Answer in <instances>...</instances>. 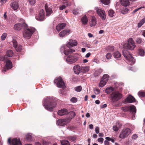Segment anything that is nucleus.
<instances>
[{
  "mask_svg": "<svg viewBox=\"0 0 145 145\" xmlns=\"http://www.w3.org/2000/svg\"><path fill=\"white\" fill-rule=\"evenodd\" d=\"M56 100L53 97H46L44 101L43 105L48 110L52 111L53 109L56 107Z\"/></svg>",
  "mask_w": 145,
  "mask_h": 145,
  "instance_id": "nucleus-1",
  "label": "nucleus"
},
{
  "mask_svg": "<svg viewBox=\"0 0 145 145\" xmlns=\"http://www.w3.org/2000/svg\"><path fill=\"white\" fill-rule=\"evenodd\" d=\"M27 27H24L25 30L23 33V35L24 37L27 39H29L32 34L35 32V29L33 27H30L27 28Z\"/></svg>",
  "mask_w": 145,
  "mask_h": 145,
  "instance_id": "nucleus-2",
  "label": "nucleus"
},
{
  "mask_svg": "<svg viewBox=\"0 0 145 145\" xmlns=\"http://www.w3.org/2000/svg\"><path fill=\"white\" fill-rule=\"evenodd\" d=\"M123 55L125 58L129 62L132 63H135V59L132 56L131 54L128 51L124 50L123 51Z\"/></svg>",
  "mask_w": 145,
  "mask_h": 145,
  "instance_id": "nucleus-3",
  "label": "nucleus"
},
{
  "mask_svg": "<svg viewBox=\"0 0 145 145\" xmlns=\"http://www.w3.org/2000/svg\"><path fill=\"white\" fill-rule=\"evenodd\" d=\"M111 100L114 103L120 99L122 97V95L118 91L113 92L110 95Z\"/></svg>",
  "mask_w": 145,
  "mask_h": 145,
  "instance_id": "nucleus-4",
  "label": "nucleus"
},
{
  "mask_svg": "<svg viewBox=\"0 0 145 145\" xmlns=\"http://www.w3.org/2000/svg\"><path fill=\"white\" fill-rule=\"evenodd\" d=\"M128 43L125 44V48L129 50H133L136 47L135 43L132 38H129L127 41Z\"/></svg>",
  "mask_w": 145,
  "mask_h": 145,
  "instance_id": "nucleus-5",
  "label": "nucleus"
},
{
  "mask_svg": "<svg viewBox=\"0 0 145 145\" xmlns=\"http://www.w3.org/2000/svg\"><path fill=\"white\" fill-rule=\"evenodd\" d=\"M131 133V130L129 128L123 130L121 132L119 138L121 139L124 138L128 136Z\"/></svg>",
  "mask_w": 145,
  "mask_h": 145,
  "instance_id": "nucleus-6",
  "label": "nucleus"
},
{
  "mask_svg": "<svg viewBox=\"0 0 145 145\" xmlns=\"http://www.w3.org/2000/svg\"><path fill=\"white\" fill-rule=\"evenodd\" d=\"M54 82L56 84V85L58 87L62 88L63 89L65 88L64 82L61 77L57 78L55 79Z\"/></svg>",
  "mask_w": 145,
  "mask_h": 145,
  "instance_id": "nucleus-7",
  "label": "nucleus"
},
{
  "mask_svg": "<svg viewBox=\"0 0 145 145\" xmlns=\"http://www.w3.org/2000/svg\"><path fill=\"white\" fill-rule=\"evenodd\" d=\"M122 110L124 112L129 111L132 112L133 114H135L136 112V108L135 106H126L122 108Z\"/></svg>",
  "mask_w": 145,
  "mask_h": 145,
  "instance_id": "nucleus-8",
  "label": "nucleus"
},
{
  "mask_svg": "<svg viewBox=\"0 0 145 145\" xmlns=\"http://www.w3.org/2000/svg\"><path fill=\"white\" fill-rule=\"evenodd\" d=\"M8 142L10 145H22L20 139L16 138H14L12 140L11 138H8Z\"/></svg>",
  "mask_w": 145,
  "mask_h": 145,
  "instance_id": "nucleus-9",
  "label": "nucleus"
},
{
  "mask_svg": "<svg viewBox=\"0 0 145 145\" xmlns=\"http://www.w3.org/2000/svg\"><path fill=\"white\" fill-rule=\"evenodd\" d=\"M36 19L39 21H42L44 18V12L43 9L40 10L39 14L36 16Z\"/></svg>",
  "mask_w": 145,
  "mask_h": 145,
  "instance_id": "nucleus-10",
  "label": "nucleus"
},
{
  "mask_svg": "<svg viewBox=\"0 0 145 145\" xmlns=\"http://www.w3.org/2000/svg\"><path fill=\"white\" fill-rule=\"evenodd\" d=\"M68 118L60 119L57 121V123L58 125L62 126H64L69 122L68 121Z\"/></svg>",
  "mask_w": 145,
  "mask_h": 145,
  "instance_id": "nucleus-11",
  "label": "nucleus"
},
{
  "mask_svg": "<svg viewBox=\"0 0 145 145\" xmlns=\"http://www.w3.org/2000/svg\"><path fill=\"white\" fill-rule=\"evenodd\" d=\"M96 12L98 15L103 20H105L106 18V16L104 10L98 9L97 10Z\"/></svg>",
  "mask_w": 145,
  "mask_h": 145,
  "instance_id": "nucleus-12",
  "label": "nucleus"
},
{
  "mask_svg": "<svg viewBox=\"0 0 145 145\" xmlns=\"http://www.w3.org/2000/svg\"><path fill=\"white\" fill-rule=\"evenodd\" d=\"M71 29H66L61 31L59 34V36L61 37H63L68 35L71 33Z\"/></svg>",
  "mask_w": 145,
  "mask_h": 145,
  "instance_id": "nucleus-13",
  "label": "nucleus"
},
{
  "mask_svg": "<svg viewBox=\"0 0 145 145\" xmlns=\"http://www.w3.org/2000/svg\"><path fill=\"white\" fill-rule=\"evenodd\" d=\"M78 60L77 57L76 56L69 55L67 57L66 61L67 62H72L74 63Z\"/></svg>",
  "mask_w": 145,
  "mask_h": 145,
  "instance_id": "nucleus-14",
  "label": "nucleus"
},
{
  "mask_svg": "<svg viewBox=\"0 0 145 145\" xmlns=\"http://www.w3.org/2000/svg\"><path fill=\"white\" fill-rule=\"evenodd\" d=\"M27 26V25L25 23L22 24L21 23H18L15 24L14 25V29L15 30H20L24 27Z\"/></svg>",
  "mask_w": 145,
  "mask_h": 145,
  "instance_id": "nucleus-15",
  "label": "nucleus"
},
{
  "mask_svg": "<svg viewBox=\"0 0 145 145\" xmlns=\"http://www.w3.org/2000/svg\"><path fill=\"white\" fill-rule=\"evenodd\" d=\"M68 110L66 108H63L59 110L57 112L58 114L60 116L66 115L68 114Z\"/></svg>",
  "mask_w": 145,
  "mask_h": 145,
  "instance_id": "nucleus-16",
  "label": "nucleus"
},
{
  "mask_svg": "<svg viewBox=\"0 0 145 145\" xmlns=\"http://www.w3.org/2000/svg\"><path fill=\"white\" fill-rule=\"evenodd\" d=\"M135 99L131 95L129 96L125 99V103H132L135 102Z\"/></svg>",
  "mask_w": 145,
  "mask_h": 145,
  "instance_id": "nucleus-17",
  "label": "nucleus"
},
{
  "mask_svg": "<svg viewBox=\"0 0 145 145\" xmlns=\"http://www.w3.org/2000/svg\"><path fill=\"white\" fill-rule=\"evenodd\" d=\"M77 44V42L76 41L71 39L70 40L69 42L67 44V46L68 47H71L74 46H75Z\"/></svg>",
  "mask_w": 145,
  "mask_h": 145,
  "instance_id": "nucleus-18",
  "label": "nucleus"
},
{
  "mask_svg": "<svg viewBox=\"0 0 145 145\" xmlns=\"http://www.w3.org/2000/svg\"><path fill=\"white\" fill-rule=\"evenodd\" d=\"M45 8L46 10V16H49L53 12L52 8L48 7L47 4L45 6Z\"/></svg>",
  "mask_w": 145,
  "mask_h": 145,
  "instance_id": "nucleus-19",
  "label": "nucleus"
},
{
  "mask_svg": "<svg viewBox=\"0 0 145 145\" xmlns=\"http://www.w3.org/2000/svg\"><path fill=\"white\" fill-rule=\"evenodd\" d=\"M66 25V24L65 23L59 24L56 26V30L57 31H59L62 29H64Z\"/></svg>",
  "mask_w": 145,
  "mask_h": 145,
  "instance_id": "nucleus-20",
  "label": "nucleus"
},
{
  "mask_svg": "<svg viewBox=\"0 0 145 145\" xmlns=\"http://www.w3.org/2000/svg\"><path fill=\"white\" fill-rule=\"evenodd\" d=\"M12 8L14 10H17L19 8V5L17 1H14L10 5Z\"/></svg>",
  "mask_w": 145,
  "mask_h": 145,
  "instance_id": "nucleus-21",
  "label": "nucleus"
},
{
  "mask_svg": "<svg viewBox=\"0 0 145 145\" xmlns=\"http://www.w3.org/2000/svg\"><path fill=\"white\" fill-rule=\"evenodd\" d=\"M75 52V50L69 48L68 49L64 50V53L65 55H67L69 54H71Z\"/></svg>",
  "mask_w": 145,
  "mask_h": 145,
  "instance_id": "nucleus-22",
  "label": "nucleus"
},
{
  "mask_svg": "<svg viewBox=\"0 0 145 145\" xmlns=\"http://www.w3.org/2000/svg\"><path fill=\"white\" fill-rule=\"evenodd\" d=\"M73 69L75 73L78 74L80 72V67L78 65L74 66Z\"/></svg>",
  "mask_w": 145,
  "mask_h": 145,
  "instance_id": "nucleus-23",
  "label": "nucleus"
},
{
  "mask_svg": "<svg viewBox=\"0 0 145 145\" xmlns=\"http://www.w3.org/2000/svg\"><path fill=\"white\" fill-rule=\"evenodd\" d=\"M12 64H6L2 70V72H5L7 69H9L12 68Z\"/></svg>",
  "mask_w": 145,
  "mask_h": 145,
  "instance_id": "nucleus-24",
  "label": "nucleus"
},
{
  "mask_svg": "<svg viewBox=\"0 0 145 145\" xmlns=\"http://www.w3.org/2000/svg\"><path fill=\"white\" fill-rule=\"evenodd\" d=\"M96 22L95 18L94 16H92L90 23V26L91 27L95 26L96 24Z\"/></svg>",
  "mask_w": 145,
  "mask_h": 145,
  "instance_id": "nucleus-25",
  "label": "nucleus"
},
{
  "mask_svg": "<svg viewBox=\"0 0 145 145\" xmlns=\"http://www.w3.org/2000/svg\"><path fill=\"white\" fill-rule=\"evenodd\" d=\"M103 70L101 69H99L95 71L94 73V76L95 77L99 76L103 72Z\"/></svg>",
  "mask_w": 145,
  "mask_h": 145,
  "instance_id": "nucleus-26",
  "label": "nucleus"
},
{
  "mask_svg": "<svg viewBox=\"0 0 145 145\" xmlns=\"http://www.w3.org/2000/svg\"><path fill=\"white\" fill-rule=\"evenodd\" d=\"M68 114L69 115V117L68 118H68V120H70L74 118L76 115L75 112L72 111L69 112Z\"/></svg>",
  "mask_w": 145,
  "mask_h": 145,
  "instance_id": "nucleus-27",
  "label": "nucleus"
},
{
  "mask_svg": "<svg viewBox=\"0 0 145 145\" xmlns=\"http://www.w3.org/2000/svg\"><path fill=\"white\" fill-rule=\"evenodd\" d=\"M120 3L121 4L124 6H128L129 4V0H121Z\"/></svg>",
  "mask_w": 145,
  "mask_h": 145,
  "instance_id": "nucleus-28",
  "label": "nucleus"
},
{
  "mask_svg": "<svg viewBox=\"0 0 145 145\" xmlns=\"http://www.w3.org/2000/svg\"><path fill=\"white\" fill-rule=\"evenodd\" d=\"M81 22L84 25H86L87 23L88 19L86 15L82 17Z\"/></svg>",
  "mask_w": 145,
  "mask_h": 145,
  "instance_id": "nucleus-29",
  "label": "nucleus"
},
{
  "mask_svg": "<svg viewBox=\"0 0 145 145\" xmlns=\"http://www.w3.org/2000/svg\"><path fill=\"white\" fill-rule=\"evenodd\" d=\"M138 53L140 56H144L145 54V51L143 49L140 48L138 50Z\"/></svg>",
  "mask_w": 145,
  "mask_h": 145,
  "instance_id": "nucleus-30",
  "label": "nucleus"
},
{
  "mask_svg": "<svg viewBox=\"0 0 145 145\" xmlns=\"http://www.w3.org/2000/svg\"><path fill=\"white\" fill-rule=\"evenodd\" d=\"M113 56L116 59H118L120 57L121 55L120 53L118 51H116L114 53Z\"/></svg>",
  "mask_w": 145,
  "mask_h": 145,
  "instance_id": "nucleus-31",
  "label": "nucleus"
},
{
  "mask_svg": "<svg viewBox=\"0 0 145 145\" xmlns=\"http://www.w3.org/2000/svg\"><path fill=\"white\" fill-rule=\"evenodd\" d=\"M81 71L84 73L87 72L89 71V67L88 66L82 67Z\"/></svg>",
  "mask_w": 145,
  "mask_h": 145,
  "instance_id": "nucleus-32",
  "label": "nucleus"
},
{
  "mask_svg": "<svg viewBox=\"0 0 145 145\" xmlns=\"http://www.w3.org/2000/svg\"><path fill=\"white\" fill-rule=\"evenodd\" d=\"M76 138V136H69L68 137V139L71 142H74L75 141Z\"/></svg>",
  "mask_w": 145,
  "mask_h": 145,
  "instance_id": "nucleus-33",
  "label": "nucleus"
},
{
  "mask_svg": "<svg viewBox=\"0 0 145 145\" xmlns=\"http://www.w3.org/2000/svg\"><path fill=\"white\" fill-rule=\"evenodd\" d=\"M6 54L8 57H11L13 54V52L12 50H9L7 51Z\"/></svg>",
  "mask_w": 145,
  "mask_h": 145,
  "instance_id": "nucleus-34",
  "label": "nucleus"
},
{
  "mask_svg": "<svg viewBox=\"0 0 145 145\" xmlns=\"http://www.w3.org/2000/svg\"><path fill=\"white\" fill-rule=\"evenodd\" d=\"M114 90V89L112 87H110L107 88L105 90V92L109 94L112 92Z\"/></svg>",
  "mask_w": 145,
  "mask_h": 145,
  "instance_id": "nucleus-35",
  "label": "nucleus"
},
{
  "mask_svg": "<svg viewBox=\"0 0 145 145\" xmlns=\"http://www.w3.org/2000/svg\"><path fill=\"white\" fill-rule=\"evenodd\" d=\"M61 144L62 145H70L69 142L67 140H64L61 141Z\"/></svg>",
  "mask_w": 145,
  "mask_h": 145,
  "instance_id": "nucleus-36",
  "label": "nucleus"
},
{
  "mask_svg": "<svg viewBox=\"0 0 145 145\" xmlns=\"http://www.w3.org/2000/svg\"><path fill=\"white\" fill-rule=\"evenodd\" d=\"M109 78V76L108 74H105L103 75L101 79L106 82L108 80Z\"/></svg>",
  "mask_w": 145,
  "mask_h": 145,
  "instance_id": "nucleus-37",
  "label": "nucleus"
},
{
  "mask_svg": "<svg viewBox=\"0 0 145 145\" xmlns=\"http://www.w3.org/2000/svg\"><path fill=\"white\" fill-rule=\"evenodd\" d=\"M26 138L29 142L32 140V137L30 134H28L26 135Z\"/></svg>",
  "mask_w": 145,
  "mask_h": 145,
  "instance_id": "nucleus-38",
  "label": "nucleus"
},
{
  "mask_svg": "<svg viewBox=\"0 0 145 145\" xmlns=\"http://www.w3.org/2000/svg\"><path fill=\"white\" fill-rule=\"evenodd\" d=\"M114 14V12L112 10L110 9L108 11V14L110 17H113Z\"/></svg>",
  "mask_w": 145,
  "mask_h": 145,
  "instance_id": "nucleus-39",
  "label": "nucleus"
},
{
  "mask_svg": "<svg viewBox=\"0 0 145 145\" xmlns=\"http://www.w3.org/2000/svg\"><path fill=\"white\" fill-rule=\"evenodd\" d=\"M110 0H100L101 2L103 4L106 5H108L110 3Z\"/></svg>",
  "mask_w": 145,
  "mask_h": 145,
  "instance_id": "nucleus-40",
  "label": "nucleus"
},
{
  "mask_svg": "<svg viewBox=\"0 0 145 145\" xmlns=\"http://www.w3.org/2000/svg\"><path fill=\"white\" fill-rule=\"evenodd\" d=\"M119 125V123H116V125H114L113 127V130L115 131H117L119 130V128L118 126Z\"/></svg>",
  "mask_w": 145,
  "mask_h": 145,
  "instance_id": "nucleus-41",
  "label": "nucleus"
},
{
  "mask_svg": "<svg viewBox=\"0 0 145 145\" xmlns=\"http://www.w3.org/2000/svg\"><path fill=\"white\" fill-rule=\"evenodd\" d=\"M106 82L104 81L101 79V80L99 84V86L100 87H103L106 84Z\"/></svg>",
  "mask_w": 145,
  "mask_h": 145,
  "instance_id": "nucleus-42",
  "label": "nucleus"
},
{
  "mask_svg": "<svg viewBox=\"0 0 145 145\" xmlns=\"http://www.w3.org/2000/svg\"><path fill=\"white\" fill-rule=\"evenodd\" d=\"M107 50L109 52L113 51L114 50V47L112 46H108L107 48Z\"/></svg>",
  "mask_w": 145,
  "mask_h": 145,
  "instance_id": "nucleus-43",
  "label": "nucleus"
},
{
  "mask_svg": "<svg viewBox=\"0 0 145 145\" xmlns=\"http://www.w3.org/2000/svg\"><path fill=\"white\" fill-rule=\"evenodd\" d=\"M12 42L13 44V47L15 48H17V47L18 46V43L16 40H13L12 41Z\"/></svg>",
  "mask_w": 145,
  "mask_h": 145,
  "instance_id": "nucleus-44",
  "label": "nucleus"
},
{
  "mask_svg": "<svg viewBox=\"0 0 145 145\" xmlns=\"http://www.w3.org/2000/svg\"><path fill=\"white\" fill-rule=\"evenodd\" d=\"M82 89V87L81 86H79L75 88V90L76 91L78 92H80Z\"/></svg>",
  "mask_w": 145,
  "mask_h": 145,
  "instance_id": "nucleus-45",
  "label": "nucleus"
},
{
  "mask_svg": "<svg viewBox=\"0 0 145 145\" xmlns=\"http://www.w3.org/2000/svg\"><path fill=\"white\" fill-rule=\"evenodd\" d=\"M138 95L140 97H144L145 96V92L139 91Z\"/></svg>",
  "mask_w": 145,
  "mask_h": 145,
  "instance_id": "nucleus-46",
  "label": "nucleus"
},
{
  "mask_svg": "<svg viewBox=\"0 0 145 145\" xmlns=\"http://www.w3.org/2000/svg\"><path fill=\"white\" fill-rule=\"evenodd\" d=\"M7 35V34L5 33L3 34L1 37V38L2 40H4L5 39Z\"/></svg>",
  "mask_w": 145,
  "mask_h": 145,
  "instance_id": "nucleus-47",
  "label": "nucleus"
},
{
  "mask_svg": "<svg viewBox=\"0 0 145 145\" xmlns=\"http://www.w3.org/2000/svg\"><path fill=\"white\" fill-rule=\"evenodd\" d=\"M129 11V10L128 9V8L125 7L123 9V10L122 11L121 13L123 14H125L127 13Z\"/></svg>",
  "mask_w": 145,
  "mask_h": 145,
  "instance_id": "nucleus-48",
  "label": "nucleus"
},
{
  "mask_svg": "<svg viewBox=\"0 0 145 145\" xmlns=\"http://www.w3.org/2000/svg\"><path fill=\"white\" fill-rule=\"evenodd\" d=\"M136 41L137 44H140L142 42V39L140 38H137Z\"/></svg>",
  "mask_w": 145,
  "mask_h": 145,
  "instance_id": "nucleus-49",
  "label": "nucleus"
},
{
  "mask_svg": "<svg viewBox=\"0 0 145 145\" xmlns=\"http://www.w3.org/2000/svg\"><path fill=\"white\" fill-rule=\"evenodd\" d=\"M18 52H20L22 50V46H19L17 47V48H15Z\"/></svg>",
  "mask_w": 145,
  "mask_h": 145,
  "instance_id": "nucleus-50",
  "label": "nucleus"
},
{
  "mask_svg": "<svg viewBox=\"0 0 145 145\" xmlns=\"http://www.w3.org/2000/svg\"><path fill=\"white\" fill-rule=\"evenodd\" d=\"M28 1L30 4L31 5H34L35 3V0H28Z\"/></svg>",
  "mask_w": 145,
  "mask_h": 145,
  "instance_id": "nucleus-51",
  "label": "nucleus"
},
{
  "mask_svg": "<svg viewBox=\"0 0 145 145\" xmlns=\"http://www.w3.org/2000/svg\"><path fill=\"white\" fill-rule=\"evenodd\" d=\"M112 57V55L110 53H107L106 55V57L107 59H110Z\"/></svg>",
  "mask_w": 145,
  "mask_h": 145,
  "instance_id": "nucleus-52",
  "label": "nucleus"
},
{
  "mask_svg": "<svg viewBox=\"0 0 145 145\" xmlns=\"http://www.w3.org/2000/svg\"><path fill=\"white\" fill-rule=\"evenodd\" d=\"M94 93L96 94H98L99 93V90L98 89H94Z\"/></svg>",
  "mask_w": 145,
  "mask_h": 145,
  "instance_id": "nucleus-53",
  "label": "nucleus"
},
{
  "mask_svg": "<svg viewBox=\"0 0 145 145\" xmlns=\"http://www.w3.org/2000/svg\"><path fill=\"white\" fill-rule=\"evenodd\" d=\"M71 101L73 103L76 102L77 101V99L76 97H73L71 99Z\"/></svg>",
  "mask_w": 145,
  "mask_h": 145,
  "instance_id": "nucleus-54",
  "label": "nucleus"
},
{
  "mask_svg": "<svg viewBox=\"0 0 145 145\" xmlns=\"http://www.w3.org/2000/svg\"><path fill=\"white\" fill-rule=\"evenodd\" d=\"M132 138L134 140L136 139L138 137V136L136 134H134L132 136Z\"/></svg>",
  "mask_w": 145,
  "mask_h": 145,
  "instance_id": "nucleus-55",
  "label": "nucleus"
},
{
  "mask_svg": "<svg viewBox=\"0 0 145 145\" xmlns=\"http://www.w3.org/2000/svg\"><path fill=\"white\" fill-rule=\"evenodd\" d=\"M99 127H96L95 128V133H99Z\"/></svg>",
  "mask_w": 145,
  "mask_h": 145,
  "instance_id": "nucleus-56",
  "label": "nucleus"
},
{
  "mask_svg": "<svg viewBox=\"0 0 145 145\" xmlns=\"http://www.w3.org/2000/svg\"><path fill=\"white\" fill-rule=\"evenodd\" d=\"M66 6L65 5H63L59 7V9L61 10H62L63 9H65Z\"/></svg>",
  "mask_w": 145,
  "mask_h": 145,
  "instance_id": "nucleus-57",
  "label": "nucleus"
},
{
  "mask_svg": "<svg viewBox=\"0 0 145 145\" xmlns=\"http://www.w3.org/2000/svg\"><path fill=\"white\" fill-rule=\"evenodd\" d=\"M5 61L6 62L7 64V63H12L11 61L9 60L8 59H7L5 60Z\"/></svg>",
  "mask_w": 145,
  "mask_h": 145,
  "instance_id": "nucleus-58",
  "label": "nucleus"
},
{
  "mask_svg": "<svg viewBox=\"0 0 145 145\" xmlns=\"http://www.w3.org/2000/svg\"><path fill=\"white\" fill-rule=\"evenodd\" d=\"M105 145H110V142L107 140H105L104 141Z\"/></svg>",
  "mask_w": 145,
  "mask_h": 145,
  "instance_id": "nucleus-59",
  "label": "nucleus"
},
{
  "mask_svg": "<svg viewBox=\"0 0 145 145\" xmlns=\"http://www.w3.org/2000/svg\"><path fill=\"white\" fill-rule=\"evenodd\" d=\"M104 139L103 138H100L98 139V141L99 142L103 143Z\"/></svg>",
  "mask_w": 145,
  "mask_h": 145,
  "instance_id": "nucleus-60",
  "label": "nucleus"
},
{
  "mask_svg": "<svg viewBox=\"0 0 145 145\" xmlns=\"http://www.w3.org/2000/svg\"><path fill=\"white\" fill-rule=\"evenodd\" d=\"M93 61L94 63H99V60L96 58H94L93 59Z\"/></svg>",
  "mask_w": 145,
  "mask_h": 145,
  "instance_id": "nucleus-61",
  "label": "nucleus"
},
{
  "mask_svg": "<svg viewBox=\"0 0 145 145\" xmlns=\"http://www.w3.org/2000/svg\"><path fill=\"white\" fill-rule=\"evenodd\" d=\"M140 22L143 25L145 22V17L143 18Z\"/></svg>",
  "mask_w": 145,
  "mask_h": 145,
  "instance_id": "nucleus-62",
  "label": "nucleus"
},
{
  "mask_svg": "<svg viewBox=\"0 0 145 145\" xmlns=\"http://www.w3.org/2000/svg\"><path fill=\"white\" fill-rule=\"evenodd\" d=\"M140 22L143 25L145 22V17L143 18Z\"/></svg>",
  "mask_w": 145,
  "mask_h": 145,
  "instance_id": "nucleus-63",
  "label": "nucleus"
},
{
  "mask_svg": "<svg viewBox=\"0 0 145 145\" xmlns=\"http://www.w3.org/2000/svg\"><path fill=\"white\" fill-rule=\"evenodd\" d=\"M72 13L74 15L77 14L78 13V12H77V10L74 9L73 10Z\"/></svg>",
  "mask_w": 145,
  "mask_h": 145,
  "instance_id": "nucleus-64",
  "label": "nucleus"
}]
</instances>
